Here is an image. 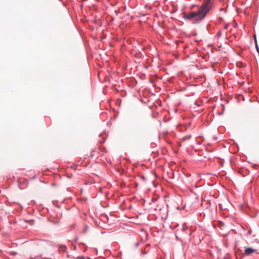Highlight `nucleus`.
Instances as JSON below:
<instances>
[{"label": "nucleus", "instance_id": "obj_3", "mask_svg": "<svg viewBox=\"0 0 259 259\" xmlns=\"http://www.w3.org/2000/svg\"><path fill=\"white\" fill-rule=\"evenodd\" d=\"M254 251L255 250L251 247L246 248L244 250V252L246 255H249L254 252Z\"/></svg>", "mask_w": 259, "mask_h": 259}, {"label": "nucleus", "instance_id": "obj_4", "mask_svg": "<svg viewBox=\"0 0 259 259\" xmlns=\"http://www.w3.org/2000/svg\"><path fill=\"white\" fill-rule=\"evenodd\" d=\"M255 48H256V50L257 52V53L259 54V47L257 45V42H256V40H255Z\"/></svg>", "mask_w": 259, "mask_h": 259}, {"label": "nucleus", "instance_id": "obj_1", "mask_svg": "<svg viewBox=\"0 0 259 259\" xmlns=\"http://www.w3.org/2000/svg\"><path fill=\"white\" fill-rule=\"evenodd\" d=\"M210 0H205L197 11L191 12L189 14L185 15L184 18L190 20L196 18L195 20L197 22L201 21L210 10Z\"/></svg>", "mask_w": 259, "mask_h": 259}, {"label": "nucleus", "instance_id": "obj_8", "mask_svg": "<svg viewBox=\"0 0 259 259\" xmlns=\"http://www.w3.org/2000/svg\"><path fill=\"white\" fill-rule=\"evenodd\" d=\"M251 231L248 230L247 233V235H249L251 234Z\"/></svg>", "mask_w": 259, "mask_h": 259}, {"label": "nucleus", "instance_id": "obj_7", "mask_svg": "<svg viewBox=\"0 0 259 259\" xmlns=\"http://www.w3.org/2000/svg\"><path fill=\"white\" fill-rule=\"evenodd\" d=\"M87 229H88V226H86L85 229L82 231V233H85L87 232Z\"/></svg>", "mask_w": 259, "mask_h": 259}, {"label": "nucleus", "instance_id": "obj_2", "mask_svg": "<svg viewBox=\"0 0 259 259\" xmlns=\"http://www.w3.org/2000/svg\"><path fill=\"white\" fill-rule=\"evenodd\" d=\"M157 209H159V215L161 218L163 220H165L168 215V206L163 205L160 207H159V206H157L155 209L157 210Z\"/></svg>", "mask_w": 259, "mask_h": 259}, {"label": "nucleus", "instance_id": "obj_6", "mask_svg": "<svg viewBox=\"0 0 259 259\" xmlns=\"http://www.w3.org/2000/svg\"><path fill=\"white\" fill-rule=\"evenodd\" d=\"M188 229V227L186 226L185 224L183 225V230H187Z\"/></svg>", "mask_w": 259, "mask_h": 259}, {"label": "nucleus", "instance_id": "obj_10", "mask_svg": "<svg viewBox=\"0 0 259 259\" xmlns=\"http://www.w3.org/2000/svg\"><path fill=\"white\" fill-rule=\"evenodd\" d=\"M229 26V24H227L224 26V29H227L228 28V27Z\"/></svg>", "mask_w": 259, "mask_h": 259}, {"label": "nucleus", "instance_id": "obj_5", "mask_svg": "<svg viewBox=\"0 0 259 259\" xmlns=\"http://www.w3.org/2000/svg\"><path fill=\"white\" fill-rule=\"evenodd\" d=\"M74 259H85V257L83 256H78L76 257H75Z\"/></svg>", "mask_w": 259, "mask_h": 259}, {"label": "nucleus", "instance_id": "obj_9", "mask_svg": "<svg viewBox=\"0 0 259 259\" xmlns=\"http://www.w3.org/2000/svg\"><path fill=\"white\" fill-rule=\"evenodd\" d=\"M190 137H191V136H188V137H184V140H185V139H190Z\"/></svg>", "mask_w": 259, "mask_h": 259}]
</instances>
